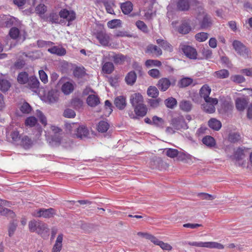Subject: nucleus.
Wrapping results in <instances>:
<instances>
[{"instance_id":"obj_1","label":"nucleus","mask_w":252,"mask_h":252,"mask_svg":"<svg viewBox=\"0 0 252 252\" xmlns=\"http://www.w3.org/2000/svg\"><path fill=\"white\" fill-rule=\"evenodd\" d=\"M29 230L31 232H36L44 239L47 238L49 235V230L44 223L32 220L29 222Z\"/></svg>"},{"instance_id":"obj_2","label":"nucleus","mask_w":252,"mask_h":252,"mask_svg":"<svg viewBox=\"0 0 252 252\" xmlns=\"http://www.w3.org/2000/svg\"><path fill=\"white\" fill-rule=\"evenodd\" d=\"M56 214V211L52 208L49 209L42 208L35 210L32 215L34 217H43L44 218H50Z\"/></svg>"},{"instance_id":"obj_3","label":"nucleus","mask_w":252,"mask_h":252,"mask_svg":"<svg viewBox=\"0 0 252 252\" xmlns=\"http://www.w3.org/2000/svg\"><path fill=\"white\" fill-rule=\"evenodd\" d=\"M176 83V79H171L170 81L168 78L163 77L160 78L158 82L157 86L162 92H165L168 89L171 85L175 86Z\"/></svg>"},{"instance_id":"obj_4","label":"nucleus","mask_w":252,"mask_h":252,"mask_svg":"<svg viewBox=\"0 0 252 252\" xmlns=\"http://www.w3.org/2000/svg\"><path fill=\"white\" fill-rule=\"evenodd\" d=\"M65 79V78L60 79L58 85L62 84L61 90L64 94L69 95L73 92L75 84L73 82H64Z\"/></svg>"},{"instance_id":"obj_5","label":"nucleus","mask_w":252,"mask_h":252,"mask_svg":"<svg viewBox=\"0 0 252 252\" xmlns=\"http://www.w3.org/2000/svg\"><path fill=\"white\" fill-rule=\"evenodd\" d=\"M180 49L189 59H196L197 58V53L193 47L185 44H181L180 45Z\"/></svg>"},{"instance_id":"obj_6","label":"nucleus","mask_w":252,"mask_h":252,"mask_svg":"<svg viewBox=\"0 0 252 252\" xmlns=\"http://www.w3.org/2000/svg\"><path fill=\"white\" fill-rule=\"evenodd\" d=\"M171 124L177 130L187 129L188 128V125L183 116H179L173 118L171 120Z\"/></svg>"},{"instance_id":"obj_7","label":"nucleus","mask_w":252,"mask_h":252,"mask_svg":"<svg viewBox=\"0 0 252 252\" xmlns=\"http://www.w3.org/2000/svg\"><path fill=\"white\" fill-rule=\"evenodd\" d=\"M61 18L66 19L68 22L67 26H69V23L74 20L76 18V14L73 11H69L66 9H63L59 14Z\"/></svg>"},{"instance_id":"obj_8","label":"nucleus","mask_w":252,"mask_h":252,"mask_svg":"<svg viewBox=\"0 0 252 252\" xmlns=\"http://www.w3.org/2000/svg\"><path fill=\"white\" fill-rule=\"evenodd\" d=\"M9 202L6 200H1L0 203V214L5 216L8 218L13 219L15 218V214L13 211L1 207L2 205L7 206Z\"/></svg>"},{"instance_id":"obj_9","label":"nucleus","mask_w":252,"mask_h":252,"mask_svg":"<svg viewBox=\"0 0 252 252\" xmlns=\"http://www.w3.org/2000/svg\"><path fill=\"white\" fill-rule=\"evenodd\" d=\"M233 48L240 55H247L248 50L246 46L240 41L235 40L232 43Z\"/></svg>"},{"instance_id":"obj_10","label":"nucleus","mask_w":252,"mask_h":252,"mask_svg":"<svg viewBox=\"0 0 252 252\" xmlns=\"http://www.w3.org/2000/svg\"><path fill=\"white\" fill-rule=\"evenodd\" d=\"M203 18L199 22L201 28L203 29H206L210 27L213 22L211 17L204 12L202 13Z\"/></svg>"},{"instance_id":"obj_11","label":"nucleus","mask_w":252,"mask_h":252,"mask_svg":"<svg viewBox=\"0 0 252 252\" xmlns=\"http://www.w3.org/2000/svg\"><path fill=\"white\" fill-rule=\"evenodd\" d=\"M146 53L153 54L157 57L161 56L162 54L161 49L156 45H149L145 51Z\"/></svg>"},{"instance_id":"obj_12","label":"nucleus","mask_w":252,"mask_h":252,"mask_svg":"<svg viewBox=\"0 0 252 252\" xmlns=\"http://www.w3.org/2000/svg\"><path fill=\"white\" fill-rule=\"evenodd\" d=\"M130 101L132 106L134 107L143 103V97L140 93H135L131 95Z\"/></svg>"},{"instance_id":"obj_13","label":"nucleus","mask_w":252,"mask_h":252,"mask_svg":"<svg viewBox=\"0 0 252 252\" xmlns=\"http://www.w3.org/2000/svg\"><path fill=\"white\" fill-rule=\"evenodd\" d=\"M96 38L103 46H107L110 40L109 36L105 32H100L96 34Z\"/></svg>"},{"instance_id":"obj_14","label":"nucleus","mask_w":252,"mask_h":252,"mask_svg":"<svg viewBox=\"0 0 252 252\" xmlns=\"http://www.w3.org/2000/svg\"><path fill=\"white\" fill-rule=\"evenodd\" d=\"M191 30V26L189 22L185 21L178 27L177 31L182 34H186Z\"/></svg>"},{"instance_id":"obj_15","label":"nucleus","mask_w":252,"mask_h":252,"mask_svg":"<svg viewBox=\"0 0 252 252\" xmlns=\"http://www.w3.org/2000/svg\"><path fill=\"white\" fill-rule=\"evenodd\" d=\"M135 114L137 116L143 117L147 113V108L144 103L133 107Z\"/></svg>"},{"instance_id":"obj_16","label":"nucleus","mask_w":252,"mask_h":252,"mask_svg":"<svg viewBox=\"0 0 252 252\" xmlns=\"http://www.w3.org/2000/svg\"><path fill=\"white\" fill-rule=\"evenodd\" d=\"M89 135V131L85 126H81L77 128L76 135L77 137L82 139L87 137Z\"/></svg>"},{"instance_id":"obj_17","label":"nucleus","mask_w":252,"mask_h":252,"mask_svg":"<svg viewBox=\"0 0 252 252\" xmlns=\"http://www.w3.org/2000/svg\"><path fill=\"white\" fill-rule=\"evenodd\" d=\"M48 51L52 54H55L59 56H64L66 53V50L64 48L57 46H55L49 48Z\"/></svg>"},{"instance_id":"obj_18","label":"nucleus","mask_w":252,"mask_h":252,"mask_svg":"<svg viewBox=\"0 0 252 252\" xmlns=\"http://www.w3.org/2000/svg\"><path fill=\"white\" fill-rule=\"evenodd\" d=\"M63 234H60L58 236L52 248V252H60L63 247Z\"/></svg>"},{"instance_id":"obj_19","label":"nucleus","mask_w":252,"mask_h":252,"mask_svg":"<svg viewBox=\"0 0 252 252\" xmlns=\"http://www.w3.org/2000/svg\"><path fill=\"white\" fill-rule=\"evenodd\" d=\"M176 5L177 9L181 11H188L190 7L189 0H178Z\"/></svg>"},{"instance_id":"obj_20","label":"nucleus","mask_w":252,"mask_h":252,"mask_svg":"<svg viewBox=\"0 0 252 252\" xmlns=\"http://www.w3.org/2000/svg\"><path fill=\"white\" fill-rule=\"evenodd\" d=\"M248 103V99L246 98H237L235 100L236 108L239 111H243Z\"/></svg>"},{"instance_id":"obj_21","label":"nucleus","mask_w":252,"mask_h":252,"mask_svg":"<svg viewBox=\"0 0 252 252\" xmlns=\"http://www.w3.org/2000/svg\"><path fill=\"white\" fill-rule=\"evenodd\" d=\"M87 103L91 107H94L100 103V99L97 95H89L87 98Z\"/></svg>"},{"instance_id":"obj_22","label":"nucleus","mask_w":252,"mask_h":252,"mask_svg":"<svg viewBox=\"0 0 252 252\" xmlns=\"http://www.w3.org/2000/svg\"><path fill=\"white\" fill-rule=\"evenodd\" d=\"M120 8L124 14H128L133 10V4L130 1H126L121 3Z\"/></svg>"},{"instance_id":"obj_23","label":"nucleus","mask_w":252,"mask_h":252,"mask_svg":"<svg viewBox=\"0 0 252 252\" xmlns=\"http://www.w3.org/2000/svg\"><path fill=\"white\" fill-rule=\"evenodd\" d=\"M248 150V149H246L245 148H238L237 150L235 152L232 159L236 161H239L241 159H242L245 157V152H246Z\"/></svg>"},{"instance_id":"obj_24","label":"nucleus","mask_w":252,"mask_h":252,"mask_svg":"<svg viewBox=\"0 0 252 252\" xmlns=\"http://www.w3.org/2000/svg\"><path fill=\"white\" fill-rule=\"evenodd\" d=\"M157 43L161 46L164 50L169 52L173 51L172 46L167 41L159 38L157 40Z\"/></svg>"},{"instance_id":"obj_25","label":"nucleus","mask_w":252,"mask_h":252,"mask_svg":"<svg viewBox=\"0 0 252 252\" xmlns=\"http://www.w3.org/2000/svg\"><path fill=\"white\" fill-rule=\"evenodd\" d=\"M203 248L222 250L224 249V247L220 243L216 242H203Z\"/></svg>"},{"instance_id":"obj_26","label":"nucleus","mask_w":252,"mask_h":252,"mask_svg":"<svg viewBox=\"0 0 252 252\" xmlns=\"http://www.w3.org/2000/svg\"><path fill=\"white\" fill-rule=\"evenodd\" d=\"M115 106L119 109H124L126 106V98L124 96H119L114 100Z\"/></svg>"},{"instance_id":"obj_27","label":"nucleus","mask_w":252,"mask_h":252,"mask_svg":"<svg viewBox=\"0 0 252 252\" xmlns=\"http://www.w3.org/2000/svg\"><path fill=\"white\" fill-rule=\"evenodd\" d=\"M137 75L135 71H131L128 72L125 77V81L127 85H133L136 82Z\"/></svg>"},{"instance_id":"obj_28","label":"nucleus","mask_w":252,"mask_h":252,"mask_svg":"<svg viewBox=\"0 0 252 252\" xmlns=\"http://www.w3.org/2000/svg\"><path fill=\"white\" fill-rule=\"evenodd\" d=\"M208 126L211 128L218 131L221 128V123L220 121L215 118H211L208 121Z\"/></svg>"},{"instance_id":"obj_29","label":"nucleus","mask_w":252,"mask_h":252,"mask_svg":"<svg viewBox=\"0 0 252 252\" xmlns=\"http://www.w3.org/2000/svg\"><path fill=\"white\" fill-rule=\"evenodd\" d=\"M211 92L210 87L207 84L204 85L200 89L199 94L201 97L207 98L209 96Z\"/></svg>"},{"instance_id":"obj_30","label":"nucleus","mask_w":252,"mask_h":252,"mask_svg":"<svg viewBox=\"0 0 252 252\" xmlns=\"http://www.w3.org/2000/svg\"><path fill=\"white\" fill-rule=\"evenodd\" d=\"M28 87L31 89H37L39 86V82L35 76H31L27 82Z\"/></svg>"},{"instance_id":"obj_31","label":"nucleus","mask_w":252,"mask_h":252,"mask_svg":"<svg viewBox=\"0 0 252 252\" xmlns=\"http://www.w3.org/2000/svg\"><path fill=\"white\" fill-rule=\"evenodd\" d=\"M47 10V6L43 3L38 4L35 8V13L39 15L42 18L44 19L43 15Z\"/></svg>"},{"instance_id":"obj_32","label":"nucleus","mask_w":252,"mask_h":252,"mask_svg":"<svg viewBox=\"0 0 252 252\" xmlns=\"http://www.w3.org/2000/svg\"><path fill=\"white\" fill-rule=\"evenodd\" d=\"M193 82L192 78L189 77H184L182 78L178 83L179 88H186L190 85Z\"/></svg>"},{"instance_id":"obj_33","label":"nucleus","mask_w":252,"mask_h":252,"mask_svg":"<svg viewBox=\"0 0 252 252\" xmlns=\"http://www.w3.org/2000/svg\"><path fill=\"white\" fill-rule=\"evenodd\" d=\"M214 75L217 78L224 79L227 78L229 75V71L227 69H221L219 71H215Z\"/></svg>"},{"instance_id":"obj_34","label":"nucleus","mask_w":252,"mask_h":252,"mask_svg":"<svg viewBox=\"0 0 252 252\" xmlns=\"http://www.w3.org/2000/svg\"><path fill=\"white\" fill-rule=\"evenodd\" d=\"M29 79V75L26 72H20L17 77V81L19 84H25L27 83Z\"/></svg>"},{"instance_id":"obj_35","label":"nucleus","mask_w":252,"mask_h":252,"mask_svg":"<svg viewBox=\"0 0 252 252\" xmlns=\"http://www.w3.org/2000/svg\"><path fill=\"white\" fill-rule=\"evenodd\" d=\"M202 142L205 145L212 147L216 145L215 139L211 136H206L202 139Z\"/></svg>"},{"instance_id":"obj_36","label":"nucleus","mask_w":252,"mask_h":252,"mask_svg":"<svg viewBox=\"0 0 252 252\" xmlns=\"http://www.w3.org/2000/svg\"><path fill=\"white\" fill-rule=\"evenodd\" d=\"M59 96L58 92L52 91L49 92L47 98L50 103H54L58 100Z\"/></svg>"},{"instance_id":"obj_37","label":"nucleus","mask_w":252,"mask_h":252,"mask_svg":"<svg viewBox=\"0 0 252 252\" xmlns=\"http://www.w3.org/2000/svg\"><path fill=\"white\" fill-rule=\"evenodd\" d=\"M109 127V124L104 121L99 122L97 125V129L99 132L103 133L106 132Z\"/></svg>"},{"instance_id":"obj_38","label":"nucleus","mask_w":252,"mask_h":252,"mask_svg":"<svg viewBox=\"0 0 252 252\" xmlns=\"http://www.w3.org/2000/svg\"><path fill=\"white\" fill-rule=\"evenodd\" d=\"M32 143V139L27 135L23 136L21 138V145L25 149L29 148Z\"/></svg>"},{"instance_id":"obj_39","label":"nucleus","mask_w":252,"mask_h":252,"mask_svg":"<svg viewBox=\"0 0 252 252\" xmlns=\"http://www.w3.org/2000/svg\"><path fill=\"white\" fill-rule=\"evenodd\" d=\"M180 108L184 111L189 112L191 109L192 105L189 101L183 100L180 103Z\"/></svg>"},{"instance_id":"obj_40","label":"nucleus","mask_w":252,"mask_h":252,"mask_svg":"<svg viewBox=\"0 0 252 252\" xmlns=\"http://www.w3.org/2000/svg\"><path fill=\"white\" fill-rule=\"evenodd\" d=\"M114 69V66L112 63L106 62L102 66V71L106 74L111 73Z\"/></svg>"},{"instance_id":"obj_41","label":"nucleus","mask_w":252,"mask_h":252,"mask_svg":"<svg viewBox=\"0 0 252 252\" xmlns=\"http://www.w3.org/2000/svg\"><path fill=\"white\" fill-rule=\"evenodd\" d=\"M46 21H49L52 24L59 23V16L56 13H51L48 17H44L43 19Z\"/></svg>"},{"instance_id":"obj_42","label":"nucleus","mask_w":252,"mask_h":252,"mask_svg":"<svg viewBox=\"0 0 252 252\" xmlns=\"http://www.w3.org/2000/svg\"><path fill=\"white\" fill-rule=\"evenodd\" d=\"M148 96L153 98H156L159 94L158 89L155 86H150L147 90Z\"/></svg>"},{"instance_id":"obj_43","label":"nucleus","mask_w":252,"mask_h":252,"mask_svg":"<svg viewBox=\"0 0 252 252\" xmlns=\"http://www.w3.org/2000/svg\"><path fill=\"white\" fill-rule=\"evenodd\" d=\"M11 86L10 82L5 79H0V90L2 92L7 91Z\"/></svg>"},{"instance_id":"obj_44","label":"nucleus","mask_w":252,"mask_h":252,"mask_svg":"<svg viewBox=\"0 0 252 252\" xmlns=\"http://www.w3.org/2000/svg\"><path fill=\"white\" fill-rule=\"evenodd\" d=\"M153 125L162 128L164 127V121L161 118L155 116L153 117Z\"/></svg>"},{"instance_id":"obj_45","label":"nucleus","mask_w":252,"mask_h":252,"mask_svg":"<svg viewBox=\"0 0 252 252\" xmlns=\"http://www.w3.org/2000/svg\"><path fill=\"white\" fill-rule=\"evenodd\" d=\"M135 25L137 28L141 30L142 32H143L144 33H148L149 32V29L146 25V24L142 21L138 20L137 21Z\"/></svg>"},{"instance_id":"obj_46","label":"nucleus","mask_w":252,"mask_h":252,"mask_svg":"<svg viewBox=\"0 0 252 252\" xmlns=\"http://www.w3.org/2000/svg\"><path fill=\"white\" fill-rule=\"evenodd\" d=\"M208 38V33L205 32H200L195 35V39L198 42L206 41Z\"/></svg>"},{"instance_id":"obj_47","label":"nucleus","mask_w":252,"mask_h":252,"mask_svg":"<svg viewBox=\"0 0 252 252\" xmlns=\"http://www.w3.org/2000/svg\"><path fill=\"white\" fill-rule=\"evenodd\" d=\"M165 104L166 106L169 108H173L177 105V102L175 98L170 97L165 99Z\"/></svg>"},{"instance_id":"obj_48","label":"nucleus","mask_w":252,"mask_h":252,"mask_svg":"<svg viewBox=\"0 0 252 252\" xmlns=\"http://www.w3.org/2000/svg\"><path fill=\"white\" fill-rule=\"evenodd\" d=\"M230 80L236 83L240 84L245 82L246 79L241 75H234L230 77Z\"/></svg>"},{"instance_id":"obj_49","label":"nucleus","mask_w":252,"mask_h":252,"mask_svg":"<svg viewBox=\"0 0 252 252\" xmlns=\"http://www.w3.org/2000/svg\"><path fill=\"white\" fill-rule=\"evenodd\" d=\"M121 25V21L119 19H113L107 23V26L110 29H114Z\"/></svg>"},{"instance_id":"obj_50","label":"nucleus","mask_w":252,"mask_h":252,"mask_svg":"<svg viewBox=\"0 0 252 252\" xmlns=\"http://www.w3.org/2000/svg\"><path fill=\"white\" fill-rule=\"evenodd\" d=\"M161 63L159 61L156 60H147L145 62V65L147 67L153 66L159 67L161 65Z\"/></svg>"},{"instance_id":"obj_51","label":"nucleus","mask_w":252,"mask_h":252,"mask_svg":"<svg viewBox=\"0 0 252 252\" xmlns=\"http://www.w3.org/2000/svg\"><path fill=\"white\" fill-rule=\"evenodd\" d=\"M37 119L35 117L33 116H31L28 117L25 122V124L26 126H29L30 127L34 126L37 123Z\"/></svg>"},{"instance_id":"obj_52","label":"nucleus","mask_w":252,"mask_h":252,"mask_svg":"<svg viewBox=\"0 0 252 252\" xmlns=\"http://www.w3.org/2000/svg\"><path fill=\"white\" fill-rule=\"evenodd\" d=\"M203 110L208 113H213L215 112L216 108L214 105L209 104H204L202 105Z\"/></svg>"},{"instance_id":"obj_53","label":"nucleus","mask_w":252,"mask_h":252,"mask_svg":"<svg viewBox=\"0 0 252 252\" xmlns=\"http://www.w3.org/2000/svg\"><path fill=\"white\" fill-rule=\"evenodd\" d=\"M36 116L38 118L40 122L44 126H46L47 124V119L42 112L40 110H37Z\"/></svg>"},{"instance_id":"obj_54","label":"nucleus","mask_w":252,"mask_h":252,"mask_svg":"<svg viewBox=\"0 0 252 252\" xmlns=\"http://www.w3.org/2000/svg\"><path fill=\"white\" fill-rule=\"evenodd\" d=\"M179 151L175 149L168 148L166 150V155L171 158H174L178 155Z\"/></svg>"},{"instance_id":"obj_55","label":"nucleus","mask_w":252,"mask_h":252,"mask_svg":"<svg viewBox=\"0 0 252 252\" xmlns=\"http://www.w3.org/2000/svg\"><path fill=\"white\" fill-rule=\"evenodd\" d=\"M113 58L114 63L116 64H122L126 60V57L122 54L115 55Z\"/></svg>"},{"instance_id":"obj_56","label":"nucleus","mask_w":252,"mask_h":252,"mask_svg":"<svg viewBox=\"0 0 252 252\" xmlns=\"http://www.w3.org/2000/svg\"><path fill=\"white\" fill-rule=\"evenodd\" d=\"M73 74L75 77L80 78L84 76L85 72L84 68H81L80 67H76L74 71Z\"/></svg>"},{"instance_id":"obj_57","label":"nucleus","mask_w":252,"mask_h":252,"mask_svg":"<svg viewBox=\"0 0 252 252\" xmlns=\"http://www.w3.org/2000/svg\"><path fill=\"white\" fill-rule=\"evenodd\" d=\"M21 111L25 114H29L32 111V107L27 102L23 103L20 107Z\"/></svg>"},{"instance_id":"obj_58","label":"nucleus","mask_w":252,"mask_h":252,"mask_svg":"<svg viewBox=\"0 0 252 252\" xmlns=\"http://www.w3.org/2000/svg\"><path fill=\"white\" fill-rule=\"evenodd\" d=\"M20 33L19 29L17 28H12L9 32L10 36L13 39H16L18 37Z\"/></svg>"},{"instance_id":"obj_59","label":"nucleus","mask_w":252,"mask_h":252,"mask_svg":"<svg viewBox=\"0 0 252 252\" xmlns=\"http://www.w3.org/2000/svg\"><path fill=\"white\" fill-rule=\"evenodd\" d=\"M10 137L12 139V142L13 143L17 142L20 140V135L19 131L17 130H14L10 133Z\"/></svg>"},{"instance_id":"obj_60","label":"nucleus","mask_w":252,"mask_h":252,"mask_svg":"<svg viewBox=\"0 0 252 252\" xmlns=\"http://www.w3.org/2000/svg\"><path fill=\"white\" fill-rule=\"evenodd\" d=\"M63 116L66 118H73L76 116L75 112L71 109H66L64 111Z\"/></svg>"},{"instance_id":"obj_61","label":"nucleus","mask_w":252,"mask_h":252,"mask_svg":"<svg viewBox=\"0 0 252 252\" xmlns=\"http://www.w3.org/2000/svg\"><path fill=\"white\" fill-rule=\"evenodd\" d=\"M241 138L240 134L237 133H233L229 134L228 136L229 140L231 142L235 143L238 141Z\"/></svg>"},{"instance_id":"obj_62","label":"nucleus","mask_w":252,"mask_h":252,"mask_svg":"<svg viewBox=\"0 0 252 252\" xmlns=\"http://www.w3.org/2000/svg\"><path fill=\"white\" fill-rule=\"evenodd\" d=\"M17 226V223L15 222L14 221H12L10 223L8 227V234L10 237L12 236L13 235L16 229Z\"/></svg>"},{"instance_id":"obj_63","label":"nucleus","mask_w":252,"mask_h":252,"mask_svg":"<svg viewBox=\"0 0 252 252\" xmlns=\"http://www.w3.org/2000/svg\"><path fill=\"white\" fill-rule=\"evenodd\" d=\"M148 74L154 78H158L160 77V72L158 69H152L148 71Z\"/></svg>"},{"instance_id":"obj_64","label":"nucleus","mask_w":252,"mask_h":252,"mask_svg":"<svg viewBox=\"0 0 252 252\" xmlns=\"http://www.w3.org/2000/svg\"><path fill=\"white\" fill-rule=\"evenodd\" d=\"M39 78L41 81L44 84L48 82V76L45 71L43 70H40L38 71Z\"/></svg>"}]
</instances>
